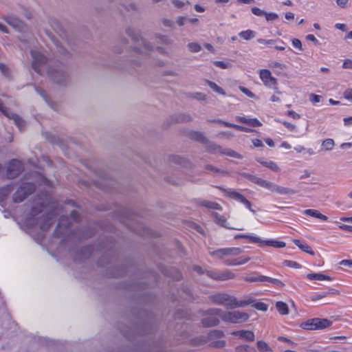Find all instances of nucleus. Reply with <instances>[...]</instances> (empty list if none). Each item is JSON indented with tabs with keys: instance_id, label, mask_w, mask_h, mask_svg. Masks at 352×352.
<instances>
[{
	"instance_id": "obj_34",
	"label": "nucleus",
	"mask_w": 352,
	"mask_h": 352,
	"mask_svg": "<svg viewBox=\"0 0 352 352\" xmlns=\"http://www.w3.org/2000/svg\"><path fill=\"white\" fill-rule=\"evenodd\" d=\"M4 19L10 25L14 28H19L22 24L21 20L11 16H6Z\"/></svg>"
},
{
	"instance_id": "obj_1",
	"label": "nucleus",
	"mask_w": 352,
	"mask_h": 352,
	"mask_svg": "<svg viewBox=\"0 0 352 352\" xmlns=\"http://www.w3.org/2000/svg\"><path fill=\"white\" fill-rule=\"evenodd\" d=\"M243 250L241 248L231 247L217 249L210 252V255L221 260L227 266L242 265L251 260L249 256L241 255Z\"/></svg>"
},
{
	"instance_id": "obj_33",
	"label": "nucleus",
	"mask_w": 352,
	"mask_h": 352,
	"mask_svg": "<svg viewBox=\"0 0 352 352\" xmlns=\"http://www.w3.org/2000/svg\"><path fill=\"white\" fill-rule=\"evenodd\" d=\"M192 140L206 144L208 142L207 138L200 132L194 131L190 135Z\"/></svg>"
},
{
	"instance_id": "obj_20",
	"label": "nucleus",
	"mask_w": 352,
	"mask_h": 352,
	"mask_svg": "<svg viewBox=\"0 0 352 352\" xmlns=\"http://www.w3.org/2000/svg\"><path fill=\"white\" fill-rule=\"evenodd\" d=\"M316 330H322L330 327L332 322L327 318H315Z\"/></svg>"
},
{
	"instance_id": "obj_6",
	"label": "nucleus",
	"mask_w": 352,
	"mask_h": 352,
	"mask_svg": "<svg viewBox=\"0 0 352 352\" xmlns=\"http://www.w3.org/2000/svg\"><path fill=\"white\" fill-rule=\"evenodd\" d=\"M45 204L44 201H43L31 208L30 212L24 222L28 228H32L38 224V218L36 217V216L43 212Z\"/></svg>"
},
{
	"instance_id": "obj_54",
	"label": "nucleus",
	"mask_w": 352,
	"mask_h": 352,
	"mask_svg": "<svg viewBox=\"0 0 352 352\" xmlns=\"http://www.w3.org/2000/svg\"><path fill=\"white\" fill-rule=\"evenodd\" d=\"M214 65L218 67L226 69L228 66V63L221 60H216L214 62Z\"/></svg>"
},
{
	"instance_id": "obj_58",
	"label": "nucleus",
	"mask_w": 352,
	"mask_h": 352,
	"mask_svg": "<svg viewBox=\"0 0 352 352\" xmlns=\"http://www.w3.org/2000/svg\"><path fill=\"white\" fill-rule=\"evenodd\" d=\"M349 0H336L338 6L342 8L347 6Z\"/></svg>"
},
{
	"instance_id": "obj_38",
	"label": "nucleus",
	"mask_w": 352,
	"mask_h": 352,
	"mask_svg": "<svg viewBox=\"0 0 352 352\" xmlns=\"http://www.w3.org/2000/svg\"><path fill=\"white\" fill-rule=\"evenodd\" d=\"M200 205L208 208L219 210L221 208L219 204L212 201H203L200 203Z\"/></svg>"
},
{
	"instance_id": "obj_35",
	"label": "nucleus",
	"mask_w": 352,
	"mask_h": 352,
	"mask_svg": "<svg viewBox=\"0 0 352 352\" xmlns=\"http://www.w3.org/2000/svg\"><path fill=\"white\" fill-rule=\"evenodd\" d=\"M255 32L252 30H244L239 34V36L245 41H249L253 38L254 37H255Z\"/></svg>"
},
{
	"instance_id": "obj_15",
	"label": "nucleus",
	"mask_w": 352,
	"mask_h": 352,
	"mask_svg": "<svg viewBox=\"0 0 352 352\" xmlns=\"http://www.w3.org/2000/svg\"><path fill=\"white\" fill-rule=\"evenodd\" d=\"M232 335L239 336V338L246 341H254L255 336L253 331L249 330H239L234 331L231 333Z\"/></svg>"
},
{
	"instance_id": "obj_26",
	"label": "nucleus",
	"mask_w": 352,
	"mask_h": 352,
	"mask_svg": "<svg viewBox=\"0 0 352 352\" xmlns=\"http://www.w3.org/2000/svg\"><path fill=\"white\" fill-rule=\"evenodd\" d=\"M14 190V184H7L0 188V198L4 200L8 197Z\"/></svg>"
},
{
	"instance_id": "obj_9",
	"label": "nucleus",
	"mask_w": 352,
	"mask_h": 352,
	"mask_svg": "<svg viewBox=\"0 0 352 352\" xmlns=\"http://www.w3.org/2000/svg\"><path fill=\"white\" fill-rule=\"evenodd\" d=\"M32 57V67L33 69L38 74H41L42 67L46 63V57L36 50L31 51Z\"/></svg>"
},
{
	"instance_id": "obj_11",
	"label": "nucleus",
	"mask_w": 352,
	"mask_h": 352,
	"mask_svg": "<svg viewBox=\"0 0 352 352\" xmlns=\"http://www.w3.org/2000/svg\"><path fill=\"white\" fill-rule=\"evenodd\" d=\"M207 150L208 151L212 153H220L223 155H226L228 156L236 157V158H241V155L237 153L236 151L232 150V149H223L221 146L214 144V143H209L207 145Z\"/></svg>"
},
{
	"instance_id": "obj_2",
	"label": "nucleus",
	"mask_w": 352,
	"mask_h": 352,
	"mask_svg": "<svg viewBox=\"0 0 352 352\" xmlns=\"http://www.w3.org/2000/svg\"><path fill=\"white\" fill-rule=\"evenodd\" d=\"M211 315H221V319L229 323H243L246 322L250 316L248 313L240 311H223L221 309L212 308L208 311Z\"/></svg>"
},
{
	"instance_id": "obj_31",
	"label": "nucleus",
	"mask_w": 352,
	"mask_h": 352,
	"mask_svg": "<svg viewBox=\"0 0 352 352\" xmlns=\"http://www.w3.org/2000/svg\"><path fill=\"white\" fill-rule=\"evenodd\" d=\"M257 161L274 172H278L280 170V168L277 164L273 161H262L261 160H258Z\"/></svg>"
},
{
	"instance_id": "obj_59",
	"label": "nucleus",
	"mask_w": 352,
	"mask_h": 352,
	"mask_svg": "<svg viewBox=\"0 0 352 352\" xmlns=\"http://www.w3.org/2000/svg\"><path fill=\"white\" fill-rule=\"evenodd\" d=\"M71 218L76 222L79 221V214L78 212L76 210H73L70 213Z\"/></svg>"
},
{
	"instance_id": "obj_14",
	"label": "nucleus",
	"mask_w": 352,
	"mask_h": 352,
	"mask_svg": "<svg viewBox=\"0 0 352 352\" xmlns=\"http://www.w3.org/2000/svg\"><path fill=\"white\" fill-rule=\"evenodd\" d=\"M210 309H208L206 312L208 316L202 319L201 320V324L204 327H214L218 325L219 323V320L218 318H217V316H219L221 318V315H211L208 313Z\"/></svg>"
},
{
	"instance_id": "obj_17",
	"label": "nucleus",
	"mask_w": 352,
	"mask_h": 352,
	"mask_svg": "<svg viewBox=\"0 0 352 352\" xmlns=\"http://www.w3.org/2000/svg\"><path fill=\"white\" fill-rule=\"evenodd\" d=\"M248 178L253 183L265 188L267 190H270L271 186H272V182L265 180L263 179H261L260 177H258L254 175H250L248 176Z\"/></svg>"
},
{
	"instance_id": "obj_42",
	"label": "nucleus",
	"mask_w": 352,
	"mask_h": 352,
	"mask_svg": "<svg viewBox=\"0 0 352 352\" xmlns=\"http://www.w3.org/2000/svg\"><path fill=\"white\" fill-rule=\"evenodd\" d=\"M266 20L267 21H275L278 18V15L275 12H265V14H264Z\"/></svg>"
},
{
	"instance_id": "obj_30",
	"label": "nucleus",
	"mask_w": 352,
	"mask_h": 352,
	"mask_svg": "<svg viewBox=\"0 0 352 352\" xmlns=\"http://www.w3.org/2000/svg\"><path fill=\"white\" fill-rule=\"evenodd\" d=\"M276 308L278 313L281 315H287L289 314V308L287 303L283 301H278L276 303Z\"/></svg>"
},
{
	"instance_id": "obj_27",
	"label": "nucleus",
	"mask_w": 352,
	"mask_h": 352,
	"mask_svg": "<svg viewBox=\"0 0 352 352\" xmlns=\"http://www.w3.org/2000/svg\"><path fill=\"white\" fill-rule=\"evenodd\" d=\"M307 278L310 280H331L332 278L321 273H311L307 275Z\"/></svg>"
},
{
	"instance_id": "obj_52",
	"label": "nucleus",
	"mask_w": 352,
	"mask_h": 352,
	"mask_svg": "<svg viewBox=\"0 0 352 352\" xmlns=\"http://www.w3.org/2000/svg\"><path fill=\"white\" fill-rule=\"evenodd\" d=\"M344 97L346 100L352 101V89H347L344 92Z\"/></svg>"
},
{
	"instance_id": "obj_36",
	"label": "nucleus",
	"mask_w": 352,
	"mask_h": 352,
	"mask_svg": "<svg viewBox=\"0 0 352 352\" xmlns=\"http://www.w3.org/2000/svg\"><path fill=\"white\" fill-rule=\"evenodd\" d=\"M265 282L273 284L276 288L281 289L285 287V283L279 279L266 276Z\"/></svg>"
},
{
	"instance_id": "obj_64",
	"label": "nucleus",
	"mask_w": 352,
	"mask_h": 352,
	"mask_svg": "<svg viewBox=\"0 0 352 352\" xmlns=\"http://www.w3.org/2000/svg\"><path fill=\"white\" fill-rule=\"evenodd\" d=\"M340 265L352 267V261L351 260H342L340 262Z\"/></svg>"
},
{
	"instance_id": "obj_28",
	"label": "nucleus",
	"mask_w": 352,
	"mask_h": 352,
	"mask_svg": "<svg viewBox=\"0 0 352 352\" xmlns=\"http://www.w3.org/2000/svg\"><path fill=\"white\" fill-rule=\"evenodd\" d=\"M68 221H69L68 217L66 216H61L59 218L58 222L57 224V227L54 232V235L56 237H59V234L58 232L59 230H60L62 228L63 226H65V228H67Z\"/></svg>"
},
{
	"instance_id": "obj_45",
	"label": "nucleus",
	"mask_w": 352,
	"mask_h": 352,
	"mask_svg": "<svg viewBox=\"0 0 352 352\" xmlns=\"http://www.w3.org/2000/svg\"><path fill=\"white\" fill-rule=\"evenodd\" d=\"M285 265L287 267L296 269H299L301 267V265L298 263L293 261H285Z\"/></svg>"
},
{
	"instance_id": "obj_63",
	"label": "nucleus",
	"mask_w": 352,
	"mask_h": 352,
	"mask_svg": "<svg viewBox=\"0 0 352 352\" xmlns=\"http://www.w3.org/2000/svg\"><path fill=\"white\" fill-rule=\"evenodd\" d=\"M340 228L343 230L352 232V226L342 225L340 226Z\"/></svg>"
},
{
	"instance_id": "obj_12",
	"label": "nucleus",
	"mask_w": 352,
	"mask_h": 352,
	"mask_svg": "<svg viewBox=\"0 0 352 352\" xmlns=\"http://www.w3.org/2000/svg\"><path fill=\"white\" fill-rule=\"evenodd\" d=\"M22 170V163L18 160H12L8 165L6 175L8 178L13 179L17 177Z\"/></svg>"
},
{
	"instance_id": "obj_29",
	"label": "nucleus",
	"mask_w": 352,
	"mask_h": 352,
	"mask_svg": "<svg viewBox=\"0 0 352 352\" xmlns=\"http://www.w3.org/2000/svg\"><path fill=\"white\" fill-rule=\"evenodd\" d=\"M300 327L305 330L315 331L316 323L315 318L308 319L307 320L300 323Z\"/></svg>"
},
{
	"instance_id": "obj_60",
	"label": "nucleus",
	"mask_w": 352,
	"mask_h": 352,
	"mask_svg": "<svg viewBox=\"0 0 352 352\" xmlns=\"http://www.w3.org/2000/svg\"><path fill=\"white\" fill-rule=\"evenodd\" d=\"M252 144H253L254 147H263L264 146L262 141L259 139L252 140Z\"/></svg>"
},
{
	"instance_id": "obj_41",
	"label": "nucleus",
	"mask_w": 352,
	"mask_h": 352,
	"mask_svg": "<svg viewBox=\"0 0 352 352\" xmlns=\"http://www.w3.org/2000/svg\"><path fill=\"white\" fill-rule=\"evenodd\" d=\"M188 47L191 52H199L201 50V46L197 43H190Z\"/></svg>"
},
{
	"instance_id": "obj_43",
	"label": "nucleus",
	"mask_w": 352,
	"mask_h": 352,
	"mask_svg": "<svg viewBox=\"0 0 352 352\" xmlns=\"http://www.w3.org/2000/svg\"><path fill=\"white\" fill-rule=\"evenodd\" d=\"M213 122H217V123H220V124L224 125L226 127H230V128H233L234 129H235V128H239L237 126V124H232V123H230V122H226V121H223L221 120H214Z\"/></svg>"
},
{
	"instance_id": "obj_57",
	"label": "nucleus",
	"mask_w": 352,
	"mask_h": 352,
	"mask_svg": "<svg viewBox=\"0 0 352 352\" xmlns=\"http://www.w3.org/2000/svg\"><path fill=\"white\" fill-rule=\"evenodd\" d=\"M277 339L278 341L284 342H286L291 345L294 344V342L292 340H290L286 337H284V336H279V337H278Z\"/></svg>"
},
{
	"instance_id": "obj_49",
	"label": "nucleus",
	"mask_w": 352,
	"mask_h": 352,
	"mask_svg": "<svg viewBox=\"0 0 352 352\" xmlns=\"http://www.w3.org/2000/svg\"><path fill=\"white\" fill-rule=\"evenodd\" d=\"M321 98L322 97L319 95H316V94H310L309 96V100L312 102V103H318V102H320V100H321Z\"/></svg>"
},
{
	"instance_id": "obj_39",
	"label": "nucleus",
	"mask_w": 352,
	"mask_h": 352,
	"mask_svg": "<svg viewBox=\"0 0 352 352\" xmlns=\"http://www.w3.org/2000/svg\"><path fill=\"white\" fill-rule=\"evenodd\" d=\"M207 83L209 85V87L213 89L215 92L219 93L222 95H225L226 92L223 91V89L218 86L215 82H212L210 80H207Z\"/></svg>"
},
{
	"instance_id": "obj_19",
	"label": "nucleus",
	"mask_w": 352,
	"mask_h": 352,
	"mask_svg": "<svg viewBox=\"0 0 352 352\" xmlns=\"http://www.w3.org/2000/svg\"><path fill=\"white\" fill-rule=\"evenodd\" d=\"M304 214L307 216H310L314 218H317L321 221H328V217L322 214L318 210L314 209H307L303 211Z\"/></svg>"
},
{
	"instance_id": "obj_46",
	"label": "nucleus",
	"mask_w": 352,
	"mask_h": 352,
	"mask_svg": "<svg viewBox=\"0 0 352 352\" xmlns=\"http://www.w3.org/2000/svg\"><path fill=\"white\" fill-rule=\"evenodd\" d=\"M251 11H252V14H254V15L258 16H264V14H265V11L262 10L261 9H260L258 7H252L251 9Z\"/></svg>"
},
{
	"instance_id": "obj_23",
	"label": "nucleus",
	"mask_w": 352,
	"mask_h": 352,
	"mask_svg": "<svg viewBox=\"0 0 352 352\" xmlns=\"http://www.w3.org/2000/svg\"><path fill=\"white\" fill-rule=\"evenodd\" d=\"M227 293H217L210 296V300L214 304L223 305Z\"/></svg>"
},
{
	"instance_id": "obj_40",
	"label": "nucleus",
	"mask_w": 352,
	"mask_h": 352,
	"mask_svg": "<svg viewBox=\"0 0 352 352\" xmlns=\"http://www.w3.org/2000/svg\"><path fill=\"white\" fill-rule=\"evenodd\" d=\"M251 305H252V306L259 310V311H266L267 310V305L265 304V302H255V301L252 303Z\"/></svg>"
},
{
	"instance_id": "obj_61",
	"label": "nucleus",
	"mask_w": 352,
	"mask_h": 352,
	"mask_svg": "<svg viewBox=\"0 0 352 352\" xmlns=\"http://www.w3.org/2000/svg\"><path fill=\"white\" fill-rule=\"evenodd\" d=\"M342 67L349 69L352 68V60L349 59L345 60L342 64Z\"/></svg>"
},
{
	"instance_id": "obj_51",
	"label": "nucleus",
	"mask_w": 352,
	"mask_h": 352,
	"mask_svg": "<svg viewBox=\"0 0 352 352\" xmlns=\"http://www.w3.org/2000/svg\"><path fill=\"white\" fill-rule=\"evenodd\" d=\"M126 34L130 36L131 37V38L134 41H138V35L137 34L134 32V30H133L131 28H128L126 30Z\"/></svg>"
},
{
	"instance_id": "obj_13",
	"label": "nucleus",
	"mask_w": 352,
	"mask_h": 352,
	"mask_svg": "<svg viewBox=\"0 0 352 352\" xmlns=\"http://www.w3.org/2000/svg\"><path fill=\"white\" fill-rule=\"evenodd\" d=\"M229 197L235 199L241 204H243L248 210L253 213H255V210L252 208V204L248 201L243 195L234 190L226 191Z\"/></svg>"
},
{
	"instance_id": "obj_21",
	"label": "nucleus",
	"mask_w": 352,
	"mask_h": 352,
	"mask_svg": "<svg viewBox=\"0 0 352 352\" xmlns=\"http://www.w3.org/2000/svg\"><path fill=\"white\" fill-rule=\"evenodd\" d=\"M270 190L272 192H276L279 195H288L293 194L294 191L288 188L278 186L272 183V186L270 188Z\"/></svg>"
},
{
	"instance_id": "obj_32",
	"label": "nucleus",
	"mask_w": 352,
	"mask_h": 352,
	"mask_svg": "<svg viewBox=\"0 0 352 352\" xmlns=\"http://www.w3.org/2000/svg\"><path fill=\"white\" fill-rule=\"evenodd\" d=\"M256 347L259 352H273L272 349L263 340L257 341Z\"/></svg>"
},
{
	"instance_id": "obj_44",
	"label": "nucleus",
	"mask_w": 352,
	"mask_h": 352,
	"mask_svg": "<svg viewBox=\"0 0 352 352\" xmlns=\"http://www.w3.org/2000/svg\"><path fill=\"white\" fill-rule=\"evenodd\" d=\"M239 89L241 92H243L244 94H245L247 96L250 98H254L255 97L254 94L245 87L240 86Z\"/></svg>"
},
{
	"instance_id": "obj_24",
	"label": "nucleus",
	"mask_w": 352,
	"mask_h": 352,
	"mask_svg": "<svg viewBox=\"0 0 352 352\" xmlns=\"http://www.w3.org/2000/svg\"><path fill=\"white\" fill-rule=\"evenodd\" d=\"M236 120L241 123H244L254 127L262 125L261 122L257 118L248 119L245 117H239Z\"/></svg>"
},
{
	"instance_id": "obj_3",
	"label": "nucleus",
	"mask_w": 352,
	"mask_h": 352,
	"mask_svg": "<svg viewBox=\"0 0 352 352\" xmlns=\"http://www.w3.org/2000/svg\"><path fill=\"white\" fill-rule=\"evenodd\" d=\"M234 239H247L250 242L253 243H258L260 246H271L275 248H285L286 243L282 241H276V240H262L258 236H252L250 234H238L234 236Z\"/></svg>"
},
{
	"instance_id": "obj_47",
	"label": "nucleus",
	"mask_w": 352,
	"mask_h": 352,
	"mask_svg": "<svg viewBox=\"0 0 352 352\" xmlns=\"http://www.w3.org/2000/svg\"><path fill=\"white\" fill-rule=\"evenodd\" d=\"M292 43L294 47L298 49L300 51H302V43L298 38H293Z\"/></svg>"
},
{
	"instance_id": "obj_55",
	"label": "nucleus",
	"mask_w": 352,
	"mask_h": 352,
	"mask_svg": "<svg viewBox=\"0 0 352 352\" xmlns=\"http://www.w3.org/2000/svg\"><path fill=\"white\" fill-rule=\"evenodd\" d=\"M0 70L4 76L9 75V69L6 65L0 63Z\"/></svg>"
},
{
	"instance_id": "obj_25",
	"label": "nucleus",
	"mask_w": 352,
	"mask_h": 352,
	"mask_svg": "<svg viewBox=\"0 0 352 352\" xmlns=\"http://www.w3.org/2000/svg\"><path fill=\"white\" fill-rule=\"evenodd\" d=\"M337 293H338L337 290H336L334 289H331L328 292H324L322 293H315L310 296V299L311 301H317V300H319L322 298H324L328 296V295H329L331 294H337Z\"/></svg>"
},
{
	"instance_id": "obj_37",
	"label": "nucleus",
	"mask_w": 352,
	"mask_h": 352,
	"mask_svg": "<svg viewBox=\"0 0 352 352\" xmlns=\"http://www.w3.org/2000/svg\"><path fill=\"white\" fill-rule=\"evenodd\" d=\"M335 145L334 141L331 138L324 140L322 143V147L326 151H331Z\"/></svg>"
},
{
	"instance_id": "obj_48",
	"label": "nucleus",
	"mask_w": 352,
	"mask_h": 352,
	"mask_svg": "<svg viewBox=\"0 0 352 352\" xmlns=\"http://www.w3.org/2000/svg\"><path fill=\"white\" fill-rule=\"evenodd\" d=\"M269 66L271 68H279L280 69H283L286 68V65L285 64H283V63H278L276 61H273V62L270 63L269 64Z\"/></svg>"
},
{
	"instance_id": "obj_16",
	"label": "nucleus",
	"mask_w": 352,
	"mask_h": 352,
	"mask_svg": "<svg viewBox=\"0 0 352 352\" xmlns=\"http://www.w3.org/2000/svg\"><path fill=\"white\" fill-rule=\"evenodd\" d=\"M55 214L54 211L50 212L45 216L42 217V222L40 225L41 230L45 231L50 228L51 225L53 223L54 221L53 219L54 217Z\"/></svg>"
},
{
	"instance_id": "obj_50",
	"label": "nucleus",
	"mask_w": 352,
	"mask_h": 352,
	"mask_svg": "<svg viewBox=\"0 0 352 352\" xmlns=\"http://www.w3.org/2000/svg\"><path fill=\"white\" fill-rule=\"evenodd\" d=\"M250 346L246 344L239 345L235 348L236 352H248Z\"/></svg>"
},
{
	"instance_id": "obj_7",
	"label": "nucleus",
	"mask_w": 352,
	"mask_h": 352,
	"mask_svg": "<svg viewBox=\"0 0 352 352\" xmlns=\"http://www.w3.org/2000/svg\"><path fill=\"white\" fill-rule=\"evenodd\" d=\"M224 336V333L221 330H212L211 331L206 339L203 340L204 342L207 341L210 342V345L212 347L223 348L226 345V341L223 340H219Z\"/></svg>"
},
{
	"instance_id": "obj_4",
	"label": "nucleus",
	"mask_w": 352,
	"mask_h": 352,
	"mask_svg": "<svg viewBox=\"0 0 352 352\" xmlns=\"http://www.w3.org/2000/svg\"><path fill=\"white\" fill-rule=\"evenodd\" d=\"M35 190V186L31 182L23 183L15 191L12 196L14 203L19 204L23 201L29 195Z\"/></svg>"
},
{
	"instance_id": "obj_10",
	"label": "nucleus",
	"mask_w": 352,
	"mask_h": 352,
	"mask_svg": "<svg viewBox=\"0 0 352 352\" xmlns=\"http://www.w3.org/2000/svg\"><path fill=\"white\" fill-rule=\"evenodd\" d=\"M206 274L209 277L215 280H227L236 277L235 274L228 269L221 272L207 271Z\"/></svg>"
},
{
	"instance_id": "obj_8",
	"label": "nucleus",
	"mask_w": 352,
	"mask_h": 352,
	"mask_svg": "<svg viewBox=\"0 0 352 352\" xmlns=\"http://www.w3.org/2000/svg\"><path fill=\"white\" fill-rule=\"evenodd\" d=\"M259 77L264 85L267 87L278 90V81L276 78L272 76L271 72L267 69L259 70Z\"/></svg>"
},
{
	"instance_id": "obj_5",
	"label": "nucleus",
	"mask_w": 352,
	"mask_h": 352,
	"mask_svg": "<svg viewBox=\"0 0 352 352\" xmlns=\"http://www.w3.org/2000/svg\"><path fill=\"white\" fill-rule=\"evenodd\" d=\"M254 302V298L248 297L246 299L239 300L236 296L227 294L225 298V306L228 309H236L239 307H244Z\"/></svg>"
},
{
	"instance_id": "obj_56",
	"label": "nucleus",
	"mask_w": 352,
	"mask_h": 352,
	"mask_svg": "<svg viewBox=\"0 0 352 352\" xmlns=\"http://www.w3.org/2000/svg\"><path fill=\"white\" fill-rule=\"evenodd\" d=\"M283 124L290 131H294L296 129V126L294 124L290 123L289 122L284 121L283 122Z\"/></svg>"
},
{
	"instance_id": "obj_53",
	"label": "nucleus",
	"mask_w": 352,
	"mask_h": 352,
	"mask_svg": "<svg viewBox=\"0 0 352 352\" xmlns=\"http://www.w3.org/2000/svg\"><path fill=\"white\" fill-rule=\"evenodd\" d=\"M257 42L260 44L268 45L274 43L275 42V40H273V39L266 40L264 38H258V39H257Z\"/></svg>"
},
{
	"instance_id": "obj_22",
	"label": "nucleus",
	"mask_w": 352,
	"mask_h": 352,
	"mask_svg": "<svg viewBox=\"0 0 352 352\" xmlns=\"http://www.w3.org/2000/svg\"><path fill=\"white\" fill-rule=\"evenodd\" d=\"M293 243L298 247L302 251L310 254L314 255L315 252L307 243H302L299 239H294Z\"/></svg>"
},
{
	"instance_id": "obj_62",
	"label": "nucleus",
	"mask_w": 352,
	"mask_h": 352,
	"mask_svg": "<svg viewBox=\"0 0 352 352\" xmlns=\"http://www.w3.org/2000/svg\"><path fill=\"white\" fill-rule=\"evenodd\" d=\"M287 115L290 117H292L293 119H298L300 118V115L297 113H296L294 111H289L287 112Z\"/></svg>"
},
{
	"instance_id": "obj_18",
	"label": "nucleus",
	"mask_w": 352,
	"mask_h": 352,
	"mask_svg": "<svg viewBox=\"0 0 352 352\" xmlns=\"http://www.w3.org/2000/svg\"><path fill=\"white\" fill-rule=\"evenodd\" d=\"M242 278L243 280L250 283L265 282L266 276L259 275L258 272H254Z\"/></svg>"
}]
</instances>
